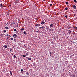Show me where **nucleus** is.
Listing matches in <instances>:
<instances>
[{"instance_id":"nucleus-50","label":"nucleus","mask_w":77,"mask_h":77,"mask_svg":"<svg viewBox=\"0 0 77 77\" xmlns=\"http://www.w3.org/2000/svg\"><path fill=\"white\" fill-rule=\"evenodd\" d=\"M18 20H20V19H18Z\"/></svg>"},{"instance_id":"nucleus-12","label":"nucleus","mask_w":77,"mask_h":77,"mask_svg":"<svg viewBox=\"0 0 77 77\" xmlns=\"http://www.w3.org/2000/svg\"><path fill=\"white\" fill-rule=\"evenodd\" d=\"M0 7L2 8H3V5L1 4L0 5Z\"/></svg>"},{"instance_id":"nucleus-47","label":"nucleus","mask_w":77,"mask_h":77,"mask_svg":"<svg viewBox=\"0 0 77 77\" xmlns=\"http://www.w3.org/2000/svg\"><path fill=\"white\" fill-rule=\"evenodd\" d=\"M1 56V54H0V57Z\"/></svg>"},{"instance_id":"nucleus-26","label":"nucleus","mask_w":77,"mask_h":77,"mask_svg":"<svg viewBox=\"0 0 77 77\" xmlns=\"http://www.w3.org/2000/svg\"><path fill=\"white\" fill-rule=\"evenodd\" d=\"M23 57H26V55H23L22 56Z\"/></svg>"},{"instance_id":"nucleus-11","label":"nucleus","mask_w":77,"mask_h":77,"mask_svg":"<svg viewBox=\"0 0 77 77\" xmlns=\"http://www.w3.org/2000/svg\"><path fill=\"white\" fill-rule=\"evenodd\" d=\"M28 59L29 60H32V58H28Z\"/></svg>"},{"instance_id":"nucleus-29","label":"nucleus","mask_w":77,"mask_h":77,"mask_svg":"<svg viewBox=\"0 0 77 77\" xmlns=\"http://www.w3.org/2000/svg\"><path fill=\"white\" fill-rule=\"evenodd\" d=\"M72 77H75V75H73L72 76Z\"/></svg>"},{"instance_id":"nucleus-5","label":"nucleus","mask_w":77,"mask_h":77,"mask_svg":"<svg viewBox=\"0 0 77 77\" xmlns=\"http://www.w3.org/2000/svg\"><path fill=\"white\" fill-rule=\"evenodd\" d=\"M73 8H74V9H76V6L75 5H73Z\"/></svg>"},{"instance_id":"nucleus-41","label":"nucleus","mask_w":77,"mask_h":77,"mask_svg":"<svg viewBox=\"0 0 77 77\" xmlns=\"http://www.w3.org/2000/svg\"><path fill=\"white\" fill-rule=\"evenodd\" d=\"M8 35H9L7 34V35H6V36H8Z\"/></svg>"},{"instance_id":"nucleus-43","label":"nucleus","mask_w":77,"mask_h":77,"mask_svg":"<svg viewBox=\"0 0 77 77\" xmlns=\"http://www.w3.org/2000/svg\"><path fill=\"white\" fill-rule=\"evenodd\" d=\"M9 6H11V5H9Z\"/></svg>"},{"instance_id":"nucleus-8","label":"nucleus","mask_w":77,"mask_h":77,"mask_svg":"<svg viewBox=\"0 0 77 77\" xmlns=\"http://www.w3.org/2000/svg\"><path fill=\"white\" fill-rule=\"evenodd\" d=\"M20 71L22 73H24V71L23 70V69H21Z\"/></svg>"},{"instance_id":"nucleus-35","label":"nucleus","mask_w":77,"mask_h":77,"mask_svg":"<svg viewBox=\"0 0 77 77\" xmlns=\"http://www.w3.org/2000/svg\"><path fill=\"white\" fill-rule=\"evenodd\" d=\"M14 31H15V32H17V30L16 29H14Z\"/></svg>"},{"instance_id":"nucleus-6","label":"nucleus","mask_w":77,"mask_h":77,"mask_svg":"<svg viewBox=\"0 0 77 77\" xmlns=\"http://www.w3.org/2000/svg\"><path fill=\"white\" fill-rule=\"evenodd\" d=\"M72 27L70 26L69 25H68L67 26V28H68V29H70V28H71Z\"/></svg>"},{"instance_id":"nucleus-32","label":"nucleus","mask_w":77,"mask_h":77,"mask_svg":"<svg viewBox=\"0 0 77 77\" xmlns=\"http://www.w3.org/2000/svg\"><path fill=\"white\" fill-rule=\"evenodd\" d=\"M73 28H74V29H77V27H75L73 26Z\"/></svg>"},{"instance_id":"nucleus-14","label":"nucleus","mask_w":77,"mask_h":77,"mask_svg":"<svg viewBox=\"0 0 77 77\" xmlns=\"http://www.w3.org/2000/svg\"><path fill=\"white\" fill-rule=\"evenodd\" d=\"M68 31H69V34H71V31H70V30H69Z\"/></svg>"},{"instance_id":"nucleus-21","label":"nucleus","mask_w":77,"mask_h":77,"mask_svg":"<svg viewBox=\"0 0 77 77\" xmlns=\"http://www.w3.org/2000/svg\"><path fill=\"white\" fill-rule=\"evenodd\" d=\"M14 39V38H11V41H12V40H13Z\"/></svg>"},{"instance_id":"nucleus-19","label":"nucleus","mask_w":77,"mask_h":77,"mask_svg":"<svg viewBox=\"0 0 77 77\" xmlns=\"http://www.w3.org/2000/svg\"><path fill=\"white\" fill-rule=\"evenodd\" d=\"M23 33H24V34H25L26 35V34H27V33H26V32H25V31H24L23 32Z\"/></svg>"},{"instance_id":"nucleus-25","label":"nucleus","mask_w":77,"mask_h":77,"mask_svg":"<svg viewBox=\"0 0 77 77\" xmlns=\"http://www.w3.org/2000/svg\"><path fill=\"white\" fill-rule=\"evenodd\" d=\"M26 75H29V73L28 72H26Z\"/></svg>"},{"instance_id":"nucleus-17","label":"nucleus","mask_w":77,"mask_h":77,"mask_svg":"<svg viewBox=\"0 0 77 77\" xmlns=\"http://www.w3.org/2000/svg\"><path fill=\"white\" fill-rule=\"evenodd\" d=\"M46 29H49V27H48V26H46Z\"/></svg>"},{"instance_id":"nucleus-15","label":"nucleus","mask_w":77,"mask_h":77,"mask_svg":"<svg viewBox=\"0 0 77 77\" xmlns=\"http://www.w3.org/2000/svg\"><path fill=\"white\" fill-rule=\"evenodd\" d=\"M10 74L11 75H12V73L11 71H10Z\"/></svg>"},{"instance_id":"nucleus-51","label":"nucleus","mask_w":77,"mask_h":77,"mask_svg":"<svg viewBox=\"0 0 77 77\" xmlns=\"http://www.w3.org/2000/svg\"><path fill=\"white\" fill-rule=\"evenodd\" d=\"M1 36V35H0V37Z\"/></svg>"},{"instance_id":"nucleus-31","label":"nucleus","mask_w":77,"mask_h":77,"mask_svg":"<svg viewBox=\"0 0 77 77\" xmlns=\"http://www.w3.org/2000/svg\"><path fill=\"white\" fill-rule=\"evenodd\" d=\"M15 3H16V4L18 3V2H17V1H15Z\"/></svg>"},{"instance_id":"nucleus-46","label":"nucleus","mask_w":77,"mask_h":77,"mask_svg":"<svg viewBox=\"0 0 77 77\" xmlns=\"http://www.w3.org/2000/svg\"><path fill=\"white\" fill-rule=\"evenodd\" d=\"M43 1H45V0H43Z\"/></svg>"},{"instance_id":"nucleus-22","label":"nucleus","mask_w":77,"mask_h":77,"mask_svg":"<svg viewBox=\"0 0 77 77\" xmlns=\"http://www.w3.org/2000/svg\"><path fill=\"white\" fill-rule=\"evenodd\" d=\"M26 56H28V55H29V54H28V53H26Z\"/></svg>"},{"instance_id":"nucleus-9","label":"nucleus","mask_w":77,"mask_h":77,"mask_svg":"<svg viewBox=\"0 0 77 77\" xmlns=\"http://www.w3.org/2000/svg\"><path fill=\"white\" fill-rule=\"evenodd\" d=\"M54 30L53 29H49V31H51L52 32H53V31H54Z\"/></svg>"},{"instance_id":"nucleus-20","label":"nucleus","mask_w":77,"mask_h":77,"mask_svg":"<svg viewBox=\"0 0 77 77\" xmlns=\"http://www.w3.org/2000/svg\"><path fill=\"white\" fill-rule=\"evenodd\" d=\"M2 72H5V70L3 69L2 70Z\"/></svg>"},{"instance_id":"nucleus-3","label":"nucleus","mask_w":77,"mask_h":77,"mask_svg":"<svg viewBox=\"0 0 77 77\" xmlns=\"http://www.w3.org/2000/svg\"><path fill=\"white\" fill-rule=\"evenodd\" d=\"M49 26L50 28H51L52 27H54V25L53 24H51Z\"/></svg>"},{"instance_id":"nucleus-2","label":"nucleus","mask_w":77,"mask_h":77,"mask_svg":"<svg viewBox=\"0 0 77 77\" xmlns=\"http://www.w3.org/2000/svg\"><path fill=\"white\" fill-rule=\"evenodd\" d=\"M13 36H14V38H17V35L16 34H14L13 35Z\"/></svg>"},{"instance_id":"nucleus-16","label":"nucleus","mask_w":77,"mask_h":77,"mask_svg":"<svg viewBox=\"0 0 77 77\" xmlns=\"http://www.w3.org/2000/svg\"><path fill=\"white\" fill-rule=\"evenodd\" d=\"M6 75L7 76H9V75L10 74H9V73H7V74H6Z\"/></svg>"},{"instance_id":"nucleus-7","label":"nucleus","mask_w":77,"mask_h":77,"mask_svg":"<svg viewBox=\"0 0 77 77\" xmlns=\"http://www.w3.org/2000/svg\"><path fill=\"white\" fill-rule=\"evenodd\" d=\"M36 26L39 27V26H40V24H36Z\"/></svg>"},{"instance_id":"nucleus-40","label":"nucleus","mask_w":77,"mask_h":77,"mask_svg":"<svg viewBox=\"0 0 77 77\" xmlns=\"http://www.w3.org/2000/svg\"><path fill=\"white\" fill-rule=\"evenodd\" d=\"M8 23H7V24H6V25H8Z\"/></svg>"},{"instance_id":"nucleus-34","label":"nucleus","mask_w":77,"mask_h":77,"mask_svg":"<svg viewBox=\"0 0 77 77\" xmlns=\"http://www.w3.org/2000/svg\"><path fill=\"white\" fill-rule=\"evenodd\" d=\"M14 41H15V42H16V39H15V38H14Z\"/></svg>"},{"instance_id":"nucleus-42","label":"nucleus","mask_w":77,"mask_h":77,"mask_svg":"<svg viewBox=\"0 0 77 77\" xmlns=\"http://www.w3.org/2000/svg\"><path fill=\"white\" fill-rule=\"evenodd\" d=\"M50 54H51V53L50 52Z\"/></svg>"},{"instance_id":"nucleus-36","label":"nucleus","mask_w":77,"mask_h":77,"mask_svg":"<svg viewBox=\"0 0 77 77\" xmlns=\"http://www.w3.org/2000/svg\"><path fill=\"white\" fill-rule=\"evenodd\" d=\"M65 17H66V18L67 19V15H66Z\"/></svg>"},{"instance_id":"nucleus-4","label":"nucleus","mask_w":77,"mask_h":77,"mask_svg":"<svg viewBox=\"0 0 77 77\" xmlns=\"http://www.w3.org/2000/svg\"><path fill=\"white\" fill-rule=\"evenodd\" d=\"M45 23L44 21H41V24H45Z\"/></svg>"},{"instance_id":"nucleus-37","label":"nucleus","mask_w":77,"mask_h":77,"mask_svg":"<svg viewBox=\"0 0 77 77\" xmlns=\"http://www.w3.org/2000/svg\"><path fill=\"white\" fill-rule=\"evenodd\" d=\"M10 50H12V49L11 48H10Z\"/></svg>"},{"instance_id":"nucleus-27","label":"nucleus","mask_w":77,"mask_h":77,"mask_svg":"<svg viewBox=\"0 0 77 77\" xmlns=\"http://www.w3.org/2000/svg\"><path fill=\"white\" fill-rule=\"evenodd\" d=\"M74 2L75 3H76L77 2V1H76V0H74Z\"/></svg>"},{"instance_id":"nucleus-44","label":"nucleus","mask_w":77,"mask_h":77,"mask_svg":"<svg viewBox=\"0 0 77 77\" xmlns=\"http://www.w3.org/2000/svg\"><path fill=\"white\" fill-rule=\"evenodd\" d=\"M9 36H10V37H11V36H10V35H9Z\"/></svg>"},{"instance_id":"nucleus-38","label":"nucleus","mask_w":77,"mask_h":77,"mask_svg":"<svg viewBox=\"0 0 77 77\" xmlns=\"http://www.w3.org/2000/svg\"><path fill=\"white\" fill-rule=\"evenodd\" d=\"M74 16H75L76 14H74Z\"/></svg>"},{"instance_id":"nucleus-24","label":"nucleus","mask_w":77,"mask_h":77,"mask_svg":"<svg viewBox=\"0 0 77 77\" xmlns=\"http://www.w3.org/2000/svg\"><path fill=\"white\" fill-rule=\"evenodd\" d=\"M65 10H66V11H67V10H68V8H67V7H66L65 8Z\"/></svg>"},{"instance_id":"nucleus-30","label":"nucleus","mask_w":77,"mask_h":77,"mask_svg":"<svg viewBox=\"0 0 77 77\" xmlns=\"http://www.w3.org/2000/svg\"><path fill=\"white\" fill-rule=\"evenodd\" d=\"M66 5H68V2H66Z\"/></svg>"},{"instance_id":"nucleus-28","label":"nucleus","mask_w":77,"mask_h":77,"mask_svg":"<svg viewBox=\"0 0 77 77\" xmlns=\"http://www.w3.org/2000/svg\"><path fill=\"white\" fill-rule=\"evenodd\" d=\"M13 57L14 58H16V56L15 55H14Z\"/></svg>"},{"instance_id":"nucleus-13","label":"nucleus","mask_w":77,"mask_h":77,"mask_svg":"<svg viewBox=\"0 0 77 77\" xmlns=\"http://www.w3.org/2000/svg\"><path fill=\"white\" fill-rule=\"evenodd\" d=\"M4 47L5 48H8V46H7L6 45H5L4 46Z\"/></svg>"},{"instance_id":"nucleus-49","label":"nucleus","mask_w":77,"mask_h":77,"mask_svg":"<svg viewBox=\"0 0 77 77\" xmlns=\"http://www.w3.org/2000/svg\"><path fill=\"white\" fill-rule=\"evenodd\" d=\"M17 33H18V31H17Z\"/></svg>"},{"instance_id":"nucleus-33","label":"nucleus","mask_w":77,"mask_h":77,"mask_svg":"<svg viewBox=\"0 0 77 77\" xmlns=\"http://www.w3.org/2000/svg\"><path fill=\"white\" fill-rule=\"evenodd\" d=\"M50 6H52V4H50Z\"/></svg>"},{"instance_id":"nucleus-45","label":"nucleus","mask_w":77,"mask_h":77,"mask_svg":"<svg viewBox=\"0 0 77 77\" xmlns=\"http://www.w3.org/2000/svg\"><path fill=\"white\" fill-rule=\"evenodd\" d=\"M10 51H12L11 50H10Z\"/></svg>"},{"instance_id":"nucleus-23","label":"nucleus","mask_w":77,"mask_h":77,"mask_svg":"<svg viewBox=\"0 0 77 77\" xmlns=\"http://www.w3.org/2000/svg\"><path fill=\"white\" fill-rule=\"evenodd\" d=\"M6 30H4V33H6Z\"/></svg>"},{"instance_id":"nucleus-18","label":"nucleus","mask_w":77,"mask_h":77,"mask_svg":"<svg viewBox=\"0 0 77 77\" xmlns=\"http://www.w3.org/2000/svg\"><path fill=\"white\" fill-rule=\"evenodd\" d=\"M24 30V28H21L20 29V30Z\"/></svg>"},{"instance_id":"nucleus-39","label":"nucleus","mask_w":77,"mask_h":77,"mask_svg":"<svg viewBox=\"0 0 77 77\" xmlns=\"http://www.w3.org/2000/svg\"><path fill=\"white\" fill-rule=\"evenodd\" d=\"M36 32H39V30L37 31Z\"/></svg>"},{"instance_id":"nucleus-1","label":"nucleus","mask_w":77,"mask_h":77,"mask_svg":"<svg viewBox=\"0 0 77 77\" xmlns=\"http://www.w3.org/2000/svg\"><path fill=\"white\" fill-rule=\"evenodd\" d=\"M39 29H40L41 30H42L45 29V27L44 26H42V27H40Z\"/></svg>"},{"instance_id":"nucleus-10","label":"nucleus","mask_w":77,"mask_h":77,"mask_svg":"<svg viewBox=\"0 0 77 77\" xmlns=\"http://www.w3.org/2000/svg\"><path fill=\"white\" fill-rule=\"evenodd\" d=\"M5 29H9V28L8 26H6L5 27Z\"/></svg>"},{"instance_id":"nucleus-52","label":"nucleus","mask_w":77,"mask_h":77,"mask_svg":"<svg viewBox=\"0 0 77 77\" xmlns=\"http://www.w3.org/2000/svg\"><path fill=\"white\" fill-rule=\"evenodd\" d=\"M63 35H64V34H63Z\"/></svg>"},{"instance_id":"nucleus-48","label":"nucleus","mask_w":77,"mask_h":77,"mask_svg":"<svg viewBox=\"0 0 77 77\" xmlns=\"http://www.w3.org/2000/svg\"><path fill=\"white\" fill-rule=\"evenodd\" d=\"M35 19H36V20H37V18H36Z\"/></svg>"}]
</instances>
